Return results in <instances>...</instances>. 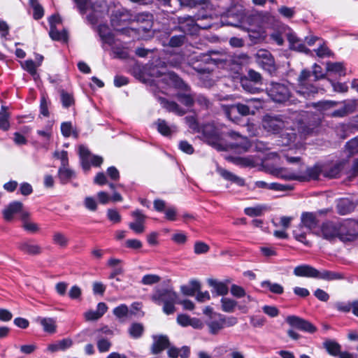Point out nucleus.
Returning <instances> with one entry per match:
<instances>
[{"label":"nucleus","instance_id":"1","mask_svg":"<svg viewBox=\"0 0 358 358\" xmlns=\"http://www.w3.org/2000/svg\"><path fill=\"white\" fill-rule=\"evenodd\" d=\"M180 5L184 7L195 8L196 6H203L194 16L187 15L179 17L180 27L184 32L189 34H194L199 29H208L210 28H217L219 26L214 22V17L211 14L207 13L204 10H212L213 4L210 0H179Z\"/></svg>","mask_w":358,"mask_h":358},{"label":"nucleus","instance_id":"2","mask_svg":"<svg viewBox=\"0 0 358 358\" xmlns=\"http://www.w3.org/2000/svg\"><path fill=\"white\" fill-rule=\"evenodd\" d=\"M202 137L205 142L218 150H227V146L222 143V139L228 136L232 139L241 140L240 144H234L232 147H240L243 149L248 148V138L239 133L229 131L224 124L214 122L203 124L201 127Z\"/></svg>","mask_w":358,"mask_h":358},{"label":"nucleus","instance_id":"3","mask_svg":"<svg viewBox=\"0 0 358 358\" xmlns=\"http://www.w3.org/2000/svg\"><path fill=\"white\" fill-rule=\"evenodd\" d=\"M355 220H348L335 224L327 222L322 224L321 231L323 238L332 241L338 238L343 243L352 242L357 238V229Z\"/></svg>","mask_w":358,"mask_h":358},{"label":"nucleus","instance_id":"4","mask_svg":"<svg viewBox=\"0 0 358 358\" xmlns=\"http://www.w3.org/2000/svg\"><path fill=\"white\" fill-rule=\"evenodd\" d=\"M324 76L322 67L317 64L313 66V71L303 69L298 78L296 93L304 98H308L317 94L318 87L315 83Z\"/></svg>","mask_w":358,"mask_h":358},{"label":"nucleus","instance_id":"5","mask_svg":"<svg viewBox=\"0 0 358 358\" xmlns=\"http://www.w3.org/2000/svg\"><path fill=\"white\" fill-rule=\"evenodd\" d=\"M264 101L259 98L247 99L245 103H237L231 105H222V109L227 117L231 121L238 123L239 115H255L256 111L262 108Z\"/></svg>","mask_w":358,"mask_h":358},{"label":"nucleus","instance_id":"6","mask_svg":"<svg viewBox=\"0 0 358 358\" xmlns=\"http://www.w3.org/2000/svg\"><path fill=\"white\" fill-rule=\"evenodd\" d=\"M81 15L91 10L86 19L92 25L96 24L103 17L106 8V0H73Z\"/></svg>","mask_w":358,"mask_h":358},{"label":"nucleus","instance_id":"7","mask_svg":"<svg viewBox=\"0 0 358 358\" xmlns=\"http://www.w3.org/2000/svg\"><path fill=\"white\" fill-rule=\"evenodd\" d=\"M152 301L157 305H162L163 312L167 315L175 313V305L178 302V294L171 287L157 288L151 296Z\"/></svg>","mask_w":358,"mask_h":358},{"label":"nucleus","instance_id":"8","mask_svg":"<svg viewBox=\"0 0 358 358\" xmlns=\"http://www.w3.org/2000/svg\"><path fill=\"white\" fill-rule=\"evenodd\" d=\"M97 31L103 43V46L106 44L108 45L111 48L115 57L125 59L128 57V52L124 44L115 38L108 26L100 24L98 27Z\"/></svg>","mask_w":358,"mask_h":358},{"label":"nucleus","instance_id":"9","mask_svg":"<svg viewBox=\"0 0 358 358\" xmlns=\"http://www.w3.org/2000/svg\"><path fill=\"white\" fill-rule=\"evenodd\" d=\"M168 78L171 85L177 89L184 91V92H178L176 94V97L178 101L187 108L192 107L194 102V97L189 92V86L174 73H169Z\"/></svg>","mask_w":358,"mask_h":358},{"label":"nucleus","instance_id":"10","mask_svg":"<svg viewBox=\"0 0 358 358\" xmlns=\"http://www.w3.org/2000/svg\"><path fill=\"white\" fill-rule=\"evenodd\" d=\"M238 320L234 316H226L221 313L213 314V317L207 318L205 324L208 327L209 333L212 335L217 334L220 331L225 327L236 325Z\"/></svg>","mask_w":358,"mask_h":358},{"label":"nucleus","instance_id":"11","mask_svg":"<svg viewBox=\"0 0 358 358\" xmlns=\"http://www.w3.org/2000/svg\"><path fill=\"white\" fill-rule=\"evenodd\" d=\"M268 96L275 102H291V92L288 85L272 82L266 88Z\"/></svg>","mask_w":358,"mask_h":358},{"label":"nucleus","instance_id":"12","mask_svg":"<svg viewBox=\"0 0 358 358\" xmlns=\"http://www.w3.org/2000/svg\"><path fill=\"white\" fill-rule=\"evenodd\" d=\"M79 155L82 167L85 171H88L91 166H100L103 163L101 157L92 155L89 149L83 145L79 146Z\"/></svg>","mask_w":358,"mask_h":358},{"label":"nucleus","instance_id":"13","mask_svg":"<svg viewBox=\"0 0 358 358\" xmlns=\"http://www.w3.org/2000/svg\"><path fill=\"white\" fill-rule=\"evenodd\" d=\"M257 62L264 70L271 73L275 71V60L270 52L260 50L257 52Z\"/></svg>","mask_w":358,"mask_h":358},{"label":"nucleus","instance_id":"14","mask_svg":"<svg viewBox=\"0 0 358 358\" xmlns=\"http://www.w3.org/2000/svg\"><path fill=\"white\" fill-rule=\"evenodd\" d=\"M286 322L291 327L310 334H313L317 330L316 327L312 323L298 316L289 315L287 317Z\"/></svg>","mask_w":358,"mask_h":358},{"label":"nucleus","instance_id":"15","mask_svg":"<svg viewBox=\"0 0 358 358\" xmlns=\"http://www.w3.org/2000/svg\"><path fill=\"white\" fill-rule=\"evenodd\" d=\"M262 126L268 132L277 134L285 127V122L278 116L266 115L263 118Z\"/></svg>","mask_w":358,"mask_h":358},{"label":"nucleus","instance_id":"16","mask_svg":"<svg viewBox=\"0 0 358 358\" xmlns=\"http://www.w3.org/2000/svg\"><path fill=\"white\" fill-rule=\"evenodd\" d=\"M131 215L134 217V222L129 224V228L136 234H142L145 231L144 222L145 216L140 210H136L132 212Z\"/></svg>","mask_w":358,"mask_h":358},{"label":"nucleus","instance_id":"17","mask_svg":"<svg viewBox=\"0 0 358 358\" xmlns=\"http://www.w3.org/2000/svg\"><path fill=\"white\" fill-rule=\"evenodd\" d=\"M322 172V166L319 164H315L313 166L308 167L304 172L299 171V182H306L312 180H317Z\"/></svg>","mask_w":358,"mask_h":358},{"label":"nucleus","instance_id":"18","mask_svg":"<svg viewBox=\"0 0 358 358\" xmlns=\"http://www.w3.org/2000/svg\"><path fill=\"white\" fill-rule=\"evenodd\" d=\"M293 273L297 277L317 278L318 270L309 264H301L294 268Z\"/></svg>","mask_w":358,"mask_h":358},{"label":"nucleus","instance_id":"19","mask_svg":"<svg viewBox=\"0 0 358 358\" xmlns=\"http://www.w3.org/2000/svg\"><path fill=\"white\" fill-rule=\"evenodd\" d=\"M128 18H127V14L125 11H121L120 10H115L111 15L110 17V23L112 27L117 30L122 31H127V30H125L124 28L120 29L119 27L123 26L127 24Z\"/></svg>","mask_w":358,"mask_h":358},{"label":"nucleus","instance_id":"20","mask_svg":"<svg viewBox=\"0 0 358 358\" xmlns=\"http://www.w3.org/2000/svg\"><path fill=\"white\" fill-rule=\"evenodd\" d=\"M152 338L151 351L153 355H157L169 347V340L166 336H153Z\"/></svg>","mask_w":358,"mask_h":358},{"label":"nucleus","instance_id":"21","mask_svg":"<svg viewBox=\"0 0 358 358\" xmlns=\"http://www.w3.org/2000/svg\"><path fill=\"white\" fill-rule=\"evenodd\" d=\"M296 138V134L292 129H287L284 131L278 137V145L280 146H288L289 150L292 149V143Z\"/></svg>","mask_w":358,"mask_h":358},{"label":"nucleus","instance_id":"22","mask_svg":"<svg viewBox=\"0 0 358 358\" xmlns=\"http://www.w3.org/2000/svg\"><path fill=\"white\" fill-rule=\"evenodd\" d=\"M108 306L103 302L97 304L96 310H89L84 313L85 319L87 321H94L101 318L107 311Z\"/></svg>","mask_w":358,"mask_h":358},{"label":"nucleus","instance_id":"23","mask_svg":"<svg viewBox=\"0 0 358 358\" xmlns=\"http://www.w3.org/2000/svg\"><path fill=\"white\" fill-rule=\"evenodd\" d=\"M159 101L163 108L168 111L172 112L178 115H183L186 110L182 108L177 103L173 101H169L165 98L159 97Z\"/></svg>","mask_w":358,"mask_h":358},{"label":"nucleus","instance_id":"24","mask_svg":"<svg viewBox=\"0 0 358 358\" xmlns=\"http://www.w3.org/2000/svg\"><path fill=\"white\" fill-rule=\"evenodd\" d=\"M155 124L159 133L164 136L170 137L176 132V127L174 125H169L164 120L158 119Z\"/></svg>","mask_w":358,"mask_h":358},{"label":"nucleus","instance_id":"25","mask_svg":"<svg viewBox=\"0 0 358 358\" xmlns=\"http://www.w3.org/2000/svg\"><path fill=\"white\" fill-rule=\"evenodd\" d=\"M22 208V203L20 201H13L3 210V217L6 221L11 220L15 214L20 212Z\"/></svg>","mask_w":358,"mask_h":358},{"label":"nucleus","instance_id":"26","mask_svg":"<svg viewBox=\"0 0 358 358\" xmlns=\"http://www.w3.org/2000/svg\"><path fill=\"white\" fill-rule=\"evenodd\" d=\"M301 223L299 228L306 227L308 230H311L317 226V222L316 216L313 213H303L301 215Z\"/></svg>","mask_w":358,"mask_h":358},{"label":"nucleus","instance_id":"27","mask_svg":"<svg viewBox=\"0 0 358 358\" xmlns=\"http://www.w3.org/2000/svg\"><path fill=\"white\" fill-rule=\"evenodd\" d=\"M276 176L285 180L299 181V171H294L289 169L280 168L276 170Z\"/></svg>","mask_w":358,"mask_h":358},{"label":"nucleus","instance_id":"28","mask_svg":"<svg viewBox=\"0 0 358 358\" xmlns=\"http://www.w3.org/2000/svg\"><path fill=\"white\" fill-rule=\"evenodd\" d=\"M255 20V17L252 16L244 17L240 20L238 23H233L231 22H222V25L224 24H230L234 27H240L248 32H255V29L251 27V22Z\"/></svg>","mask_w":358,"mask_h":358},{"label":"nucleus","instance_id":"29","mask_svg":"<svg viewBox=\"0 0 358 358\" xmlns=\"http://www.w3.org/2000/svg\"><path fill=\"white\" fill-rule=\"evenodd\" d=\"M344 278H345L344 275L341 273H338V272H335V271H328V270H322V271L318 270L317 279H320V280H327V281H332V280H343Z\"/></svg>","mask_w":358,"mask_h":358},{"label":"nucleus","instance_id":"30","mask_svg":"<svg viewBox=\"0 0 358 358\" xmlns=\"http://www.w3.org/2000/svg\"><path fill=\"white\" fill-rule=\"evenodd\" d=\"M18 248L21 251L29 255H37L41 252V248L31 241H25L19 243Z\"/></svg>","mask_w":358,"mask_h":358},{"label":"nucleus","instance_id":"31","mask_svg":"<svg viewBox=\"0 0 358 358\" xmlns=\"http://www.w3.org/2000/svg\"><path fill=\"white\" fill-rule=\"evenodd\" d=\"M218 173L224 179L228 181L234 182L240 187H243L245 185L244 179L237 176L236 175L234 174L233 173L226 169H219Z\"/></svg>","mask_w":358,"mask_h":358},{"label":"nucleus","instance_id":"32","mask_svg":"<svg viewBox=\"0 0 358 358\" xmlns=\"http://www.w3.org/2000/svg\"><path fill=\"white\" fill-rule=\"evenodd\" d=\"M209 285L213 288V292L219 296H225L229 292V288L227 282H220L216 280H210Z\"/></svg>","mask_w":358,"mask_h":358},{"label":"nucleus","instance_id":"33","mask_svg":"<svg viewBox=\"0 0 358 358\" xmlns=\"http://www.w3.org/2000/svg\"><path fill=\"white\" fill-rule=\"evenodd\" d=\"M49 36L53 41L64 43H66L68 41V33L64 29L62 31H59L57 28L52 26V27L50 28Z\"/></svg>","mask_w":358,"mask_h":358},{"label":"nucleus","instance_id":"34","mask_svg":"<svg viewBox=\"0 0 358 358\" xmlns=\"http://www.w3.org/2000/svg\"><path fill=\"white\" fill-rule=\"evenodd\" d=\"M58 176L62 183H66L68 181L76 177L75 172L69 169L68 166H60L58 169Z\"/></svg>","mask_w":358,"mask_h":358},{"label":"nucleus","instance_id":"35","mask_svg":"<svg viewBox=\"0 0 358 358\" xmlns=\"http://www.w3.org/2000/svg\"><path fill=\"white\" fill-rule=\"evenodd\" d=\"M354 204L348 199H341L337 204L338 213L340 215H347L354 209Z\"/></svg>","mask_w":358,"mask_h":358},{"label":"nucleus","instance_id":"36","mask_svg":"<svg viewBox=\"0 0 358 358\" xmlns=\"http://www.w3.org/2000/svg\"><path fill=\"white\" fill-rule=\"evenodd\" d=\"M21 66L24 70L27 71L36 80L39 78V75L37 73L36 63L32 59H27L23 62H21Z\"/></svg>","mask_w":358,"mask_h":358},{"label":"nucleus","instance_id":"37","mask_svg":"<svg viewBox=\"0 0 358 358\" xmlns=\"http://www.w3.org/2000/svg\"><path fill=\"white\" fill-rule=\"evenodd\" d=\"M135 20L138 22H145L147 24L145 27H142L144 30H148L152 27V23L153 20V15L150 12H143L138 13L135 16Z\"/></svg>","mask_w":358,"mask_h":358},{"label":"nucleus","instance_id":"38","mask_svg":"<svg viewBox=\"0 0 358 358\" xmlns=\"http://www.w3.org/2000/svg\"><path fill=\"white\" fill-rule=\"evenodd\" d=\"M202 61L206 62V66L204 67H200L197 66L195 67V69L199 73H210L213 71V69L210 67V64L217 65L219 63L220 60L216 59H213L210 57L209 55H203Z\"/></svg>","mask_w":358,"mask_h":358},{"label":"nucleus","instance_id":"39","mask_svg":"<svg viewBox=\"0 0 358 358\" xmlns=\"http://www.w3.org/2000/svg\"><path fill=\"white\" fill-rule=\"evenodd\" d=\"M262 288L267 289L275 294H282L284 292V287L278 283L272 282L269 280H264L261 282Z\"/></svg>","mask_w":358,"mask_h":358},{"label":"nucleus","instance_id":"40","mask_svg":"<svg viewBox=\"0 0 358 358\" xmlns=\"http://www.w3.org/2000/svg\"><path fill=\"white\" fill-rule=\"evenodd\" d=\"M327 70L339 76L345 75V69L342 62H327Z\"/></svg>","mask_w":358,"mask_h":358},{"label":"nucleus","instance_id":"41","mask_svg":"<svg viewBox=\"0 0 358 358\" xmlns=\"http://www.w3.org/2000/svg\"><path fill=\"white\" fill-rule=\"evenodd\" d=\"M221 309L225 313H233L235 310L236 307L238 306V302L234 299L222 297L220 300Z\"/></svg>","mask_w":358,"mask_h":358},{"label":"nucleus","instance_id":"42","mask_svg":"<svg viewBox=\"0 0 358 358\" xmlns=\"http://www.w3.org/2000/svg\"><path fill=\"white\" fill-rule=\"evenodd\" d=\"M324 347L328 353L334 357H338L341 352V345L334 341H327L324 343Z\"/></svg>","mask_w":358,"mask_h":358},{"label":"nucleus","instance_id":"43","mask_svg":"<svg viewBox=\"0 0 358 358\" xmlns=\"http://www.w3.org/2000/svg\"><path fill=\"white\" fill-rule=\"evenodd\" d=\"M40 324L43 330L48 333H54L56 330L55 320L50 317L39 318Z\"/></svg>","mask_w":358,"mask_h":358},{"label":"nucleus","instance_id":"44","mask_svg":"<svg viewBox=\"0 0 358 358\" xmlns=\"http://www.w3.org/2000/svg\"><path fill=\"white\" fill-rule=\"evenodd\" d=\"M128 331L131 338H139L143 334L144 327L142 324L134 322L130 325Z\"/></svg>","mask_w":358,"mask_h":358},{"label":"nucleus","instance_id":"45","mask_svg":"<svg viewBox=\"0 0 358 358\" xmlns=\"http://www.w3.org/2000/svg\"><path fill=\"white\" fill-rule=\"evenodd\" d=\"M29 4L34 10L33 17L36 20L41 19L44 15V9L38 0H29Z\"/></svg>","mask_w":358,"mask_h":358},{"label":"nucleus","instance_id":"46","mask_svg":"<svg viewBox=\"0 0 358 358\" xmlns=\"http://www.w3.org/2000/svg\"><path fill=\"white\" fill-rule=\"evenodd\" d=\"M267 209V207L264 205H257L254 207H248L244 209L245 215L250 217H257L262 215L264 210Z\"/></svg>","mask_w":358,"mask_h":358},{"label":"nucleus","instance_id":"47","mask_svg":"<svg viewBox=\"0 0 358 358\" xmlns=\"http://www.w3.org/2000/svg\"><path fill=\"white\" fill-rule=\"evenodd\" d=\"M318 45L319 47L314 50V52L318 57L324 58L331 55V52L327 46L325 42L322 41V42L319 43Z\"/></svg>","mask_w":358,"mask_h":358},{"label":"nucleus","instance_id":"48","mask_svg":"<svg viewBox=\"0 0 358 358\" xmlns=\"http://www.w3.org/2000/svg\"><path fill=\"white\" fill-rule=\"evenodd\" d=\"M333 306L338 312L348 313L352 311V301H336Z\"/></svg>","mask_w":358,"mask_h":358},{"label":"nucleus","instance_id":"49","mask_svg":"<svg viewBox=\"0 0 358 358\" xmlns=\"http://www.w3.org/2000/svg\"><path fill=\"white\" fill-rule=\"evenodd\" d=\"M52 241L55 244L65 248L69 243V238L62 232H55L52 236Z\"/></svg>","mask_w":358,"mask_h":358},{"label":"nucleus","instance_id":"50","mask_svg":"<svg viewBox=\"0 0 358 358\" xmlns=\"http://www.w3.org/2000/svg\"><path fill=\"white\" fill-rule=\"evenodd\" d=\"M9 127L8 114L6 112V108L2 106L1 111L0 112V129L3 131H7Z\"/></svg>","mask_w":358,"mask_h":358},{"label":"nucleus","instance_id":"51","mask_svg":"<svg viewBox=\"0 0 358 358\" xmlns=\"http://www.w3.org/2000/svg\"><path fill=\"white\" fill-rule=\"evenodd\" d=\"M113 313L117 319L122 320V318L127 317L129 314V308L124 303L120 304L113 310Z\"/></svg>","mask_w":358,"mask_h":358},{"label":"nucleus","instance_id":"52","mask_svg":"<svg viewBox=\"0 0 358 358\" xmlns=\"http://www.w3.org/2000/svg\"><path fill=\"white\" fill-rule=\"evenodd\" d=\"M96 345L99 352H106L111 348V342L105 338L97 337Z\"/></svg>","mask_w":358,"mask_h":358},{"label":"nucleus","instance_id":"53","mask_svg":"<svg viewBox=\"0 0 358 358\" xmlns=\"http://www.w3.org/2000/svg\"><path fill=\"white\" fill-rule=\"evenodd\" d=\"M185 41L186 36L185 34L173 36L169 41V45L171 48H178L182 46Z\"/></svg>","mask_w":358,"mask_h":358},{"label":"nucleus","instance_id":"54","mask_svg":"<svg viewBox=\"0 0 358 358\" xmlns=\"http://www.w3.org/2000/svg\"><path fill=\"white\" fill-rule=\"evenodd\" d=\"M61 132L66 138L69 137L72 134L75 137H77L78 136L76 131H73V126L71 122H64L62 123Z\"/></svg>","mask_w":358,"mask_h":358},{"label":"nucleus","instance_id":"55","mask_svg":"<svg viewBox=\"0 0 358 358\" xmlns=\"http://www.w3.org/2000/svg\"><path fill=\"white\" fill-rule=\"evenodd\" d=\"M21 216L24 221L23 227L25 230L30 232H35L38 230V227L35 223L30 222L27 220V218L29 217L28 213L23 212Z\"/></svg>","mask_w":358,"mask_h":358},{"label":"nucleus","instance_id":"56","mask_svg":"<svg viewBox=\"0 0 358 358\" xmlns=\"http://www.w3.org/2000/svg\"><path fill=\"white\" fill-rule=\"evenodd\" d=\"M341 171V165L336 164L330 167L328 170L324 171L323 175L327 178H336L339 176Z\"/></svg>","mask_w":358,"mask_h":358},{"label":"nucleus","instance_id":"57","mask_svg":"<svg viewBox=\"0 0 358 358\" xmlns=\"http://www.w3.org/2000/svg\"><path fill=\"white\" fill-rule=\"evenodd\" d=\"M210 247L203 241H196L194 245V252L196 255H202L207 253Z\"/></svg>","mask_w":358,"mask_h":358},{"label":"nucleus","instance_id":"58","mask_svg":"<svg viewBox=\"0 0 358 358\" xmlns=\"http://www.w3.org/2000/svg\"><path fill=\"white\" fill-rule=\"evenodd\" d=\"M345 148L350 155H353L358 153V137H356L345 144Z\"/></svg>","mask_w":358,"mask_h":358},{"label":"nucleus","instance_id":"59","mask_svg":"<svg viewBox=\"0 0 358 358\" xmlns=\"http://www.w3.org/2000/svg\"><path fill=\"white\" fill-rule=\"evenodd\" d=\"M160 280L161 278L156 274H148L142 278L141 283L145 285H151L158 283Z\"/></svg>","mask_w":358,"mask_h":358},{"label":"nucleus","instance_id":"60","mask_svg":"<svg viewBox=\"0 0 358 358\" xmlns=\"http://www.w3.org/2000/svg\"><path fill=\"white\" fill-rule=\"evenodd\" d=\"M231 294L233 296L240 299L246 296L245 290L243 287L233 284L230 289Z\"/></svg>","mask_w":358,"mask_h":358},{"label":"nucleus","instance_id":"61","mask_svg":"<svg viewBox=\"0 0 358 358\" xmlns=\"http://www.w3.org/2000/svg\"><path fill=\"white\" fill-rule=\"evenodd\" d=\"M61 101L62 103V106L64 108H69L71 106H72L74 103L73 96L71 94L67 93L64 91H62L61 92Z\"/></svg>","mask_w":358,"mask_h":358},{"label":"nucleus","instance_id":"62","mask_svg":"<svg viewBox=\"0 0 358 358\" xmlns=\"http://www.w3.org/2000/svg\"><path fill=\"white\" fill-rule=\"evenodd\" d=\"M53 156L55 158H57L61 161V166H68L69 165V158H68V152L66 150L58 151L56 150Z\"/></svg>","mask_w":358,"mask_h":358},{"label":"nucleus","instance_id":"63","mask_svg":"<svg viewBox=\"0 0 358 358\" xmlns=\"http://www.w3.org/2000/svg\"><path fill=\"white\" fill-rule=\"evenodd\" d=\"M244 78L252 81L255 84L261 83L262 82V76L260 73L252 69H250L248 71L247 76Z\"/></svg>","mask_w":358,"mask_h":358},{"label":"nucleus","instance_id":"64","mask_svg":"<svg viewBox=\"0 0 358 358\" xmlns=\"http://www.w3.org/2000/svg\"><path fill=\"white\" fill-rule=\"evenodd\" d=\"M185 122L188 127L192 129L194 131L199 132L200 131V127L199 124L194 116H187L185 117Z\"/></svg>","mask_w":358,"mask_h":358}]
</instances>
